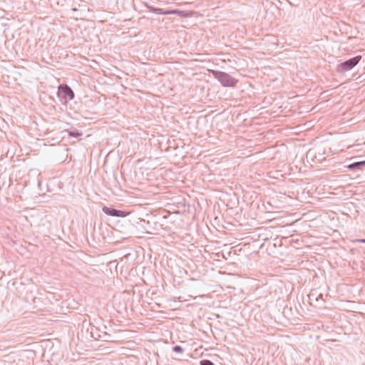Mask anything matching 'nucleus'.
Listing matches in <instances>:
<instances>
[{
	"mask_svg": "<svg viewBox=\"0 0 365 365\" xmlns=\"http://www.w3.org/2000/svg\"><path fill=\"white\" fill-rule=\"evenodd\" d=\"M358 241L360 242H362V243H365V239H360V240H358Z\"/></svg>",
	"mask_w": 365,
	"mask_h": 365,
	"instance_id": "9b49d317",
	"label": "nucleus"
},
{
	"mask_svg": "<svg viewBox=\"0 0 365 365\" xmlns=\"http://www.w3.org/2000/svg\"><path fill=\"white\" fill-rule=\"evenodd\" d=\"M65 131L67 132L68 135L71 137L77 138L82 135V133L79 132L76 129L73 130H66Z\"/></svg>",
	"mask_w": 365,
	"mask_h": 365,
	"instance_id": "6e6552de",
	"label": "nucleus"
},
{
	"mask_svg": "<svg viewBox=\"0 0 365 365\" xmlns=\"http://www.w3.org/2000/svg\"><path fill=\"white\" fill-rule=\"evenodd\" d=\"M103 212L107 215L112 217H125L128 215V212L120 210H116L113 207H109L104 206L103 207Z\"/></svg>",
	"mask_w": 365,
	"mask_h": 365,
	"instance_id": "423d86ee",
	"label": "nucleus"
},
{
	"mask_svg": "<svg viewBox=\"0 0 365 365\" xmlns=\"http://www.w3.org/2000/svg\"><path fill=\"white\" fill-rule=\"evenodd\" d=\"M145 6L149 9L150 11L157 14H177L182 17L188 16V14L185 11H179V10H164L163 9L155 8L152 6H150L148 4H145Z\"/></svg>",
	"mask_w": 365,
	"mask_h": 365,
	"instance_id": "39448f33",
	"label": "nucleus"
},
{
	"mask_svg": "<svg viewBox=\"0 0 365 365\" xmlns=\"http://www.w3.org/2000/svg\"><path fill=\"white\" fill-rule=\"evenodd\" d=\"M361 58V56H356L338 64L336 68V72L339 73H344L351 70L359 63Z\"/></svg>",
	"mask_w": 365,
	"mask_h": 365,
	"instance_id": "f03ea898",
	"label": "nucleus"
},
{
	"mask_svg": "<svg viewBox=\"0 0 365 365\" xmlns=\"http://www.w3.org/2000/svg\"><path fill=\"white\" fill-rule=\"evenodd\" d=\"M365 167V160L352 163L347 165V168L351 170H362Z\"/></svg>",
	"mask_w": 365,
	"mask_h": 365,
	"instance_id": "0eeeda50",
	"label": "nucleus"
},
{
	"mask_svg": "<svg viewBox=\"0 0 365 365\" xmlns=\"http://www.w3.org/2000/svg\"><path fill=\"white\" fill-rule=\"evenodd\" d=\"M58 96L65 102H68L74 98L75 94L71 88L67 84H61L58 88Z\"/></svg>",
	"mask_w": 365,
	"mask_h": 365,
	"instance_id": "20e7f679",
	"label": "nucleus"
},
{
	"mask_svg": "<svg viewBox=\"0 0 365 365\" xmlns=\"http://www.w3.org/2000/svg\"><path fill=\"white\" fill-rule=\"evenodd\" d=\"M309 302L311 306L320 308L325 304L323 294L317 289H313L308 294Z\"/></svg>",
	"mask_w": 365,
	"mask_h": 365,
	"instance_id": "7ed1b4c3",
	"label": "nucleus"
},
{
	"mask_svg": "<svg viewBox=\"0 0 365 365\" xmlns=\"http://www.w3.org/2000/svg\"><path fill=\"white\" fill-rule=\"evenodd\" d=\"M173 351L175 353L182 354L184 352V349L179 345H176L173 347Z\"/></svg>",
	"mask_w": 365,
	"mask_h": 365,
	"instance_id": "1a4fd4ad",
	"label": "nucleus"
},
{
	"mask_svg": "<svg viewBox=\"0 0 365 365\" xmlns=\"http://www.w3.org/2000/svg\"><path fill=\"white\" fill-rule=\"evenodd\" d=\"M200 365H215L212 361L209 359H203L200 361Z\"/></svg>",
	"mask_w": 365,
	"mask_h": 365,
	"instance_id": "9d476101",
	"label": "nucleus"
},
{
	"mask_svg": "<svg viewBox=\"0 0 365 365\" xmlns=\"http://www.w3.org/2000/svg\"><path fill=\"white\" fill-rule=\"evenodd\" d=\"M212 73L215 78H217L225 87H235L238 83L237 79L227 73L212 71Z\"/></svg>",
	"mask_w": 365,
	"mask_h": 365,
	"instance_id": "f257e3e1",
	"label": "nucleus"
}]
</instances>
